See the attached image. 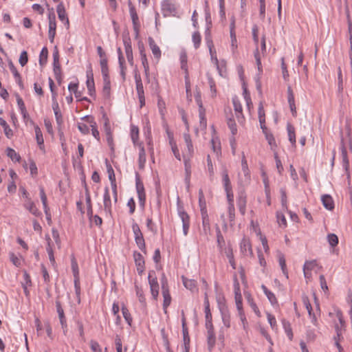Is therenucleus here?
<instances>
[{"label":"nucleus","mask_w":352,"mask_h":352,"mask_svg":"<svg viewBox=\"0 0 352 352\" xmlns=\"http://www.w3.org/2000/svg\"><path fill=\"white\" fill-rule=\"evenodd\" d=\"M132 230L135 236V241L138 246V248L143 251L144 253L146 252V245L143 234L139 228V226L137 223H133L132 225Z\"/></svg>","instance_id":"nucleus-2"},{"label":"nucleus","mask_w":352,"mask_h":352,"mask_svg":"<svg viewBox=\"0 0 352 352\" xmlns=\"http://www.w3.org/2000/svg\"><path fill=\"white\" fill-rule=\"evenodd\" d=\"M133 257L137 266V271L139 275H142L144 270V259L142 255L138 252H134Z\"/></svg>","instance_id":"nucleus-13"},{"label":"nucleus","mask_w":352,"mask_h":352,"mask_svg":"<svg viewBox=\"0 0 352 352\" xmlns=\"http://www.w3.org/2000/svg\"><path fill=\"white\" fill-rule=\"evenodd\" d=\"M228 217H229L230 225L233 226L234 224V219H235L234 206H228Z\"/></svg>","instance_id":"nucleus-46"},{"label":"nucleus","mask_w":352,"mask_h":352,"mask_svg":"<svg viewBox=\"0 0 352 352\" xmlns=\"http://www.w3.org/2000/svg\"><path fill=\"white\" fill-rule=\"evenodd\" d=\"M78 128L83 135H87L89 133V128L86 124L78 123Z\"/></svg>","instance_id":"nucleus-64"},{"label":"nucleus","mask_w":352,"mask_h":352,"mask_svg":"<svg viewBox=\"0 0 352 352\" xmlns=\"http://www.w3.org/2000/svg\"><path fill=\"white\" fill-rule=\"evenodd\" d=\"M81 119L89 124L90 126L91 127V133L93 136L97 140H100V133L98 130V126L96 121L94 120V118L92 116H85Z\"/></svg>","instance_id":"nucleus-9"},{"label":"nucleus","mask_w":352,"mask_h":352,"mask_svg":"<svg viewBox=\"0 0 352 352\" xmlns=\"http://www.w3.org/2000/svg\"><path fill=\"white\" fill-rule=\"evenodd\" d=\"M227 124L231 131L232 135H235L237 133V127L236 122L232 117L227 118Z\"/></svg>","instance_id":"nucleus-42"},{"label":"nucleus","mask_w":352,"mask_h":352,"mask_svg":"<svg viewBox=\"0 0 352 352\" xmlns=\"http://www.w3.org/2000/svg\"><path fill=\"white\" fill-rule=\"evenodd\" d=\"M128 5L129 8V13L133 23V30L135 32L136 37H138L139 35L140 27L139 18L136 12V9L130 0L128 2Z\"/></svg>","instance_id":"nucleus-3"},{"label":"nucleus","mask_w":352,"mask_h":352,"mask_svg":"<svg viewBox=\"0 0 352 352\" xmlns=\"http://www.w3.org/2000/svg\"><path fill=\"white\" fill-rule=\"evenodd\" d=\"M48 56V50L46 47H43L39 55V64L43 66L47 63Z\"/></svg>","instance_id":"nucleus-36"},{"label":"nucleus","mask_w":352,"mask_h":352,"mask_svg":"<svg viewBox=\"0 0 352 352\" xmlns=\"http://www.w3.org/2000/svg\"><path fill=\"white\" fill-rule=\"evenodd\" d=\"M247 197L244 191H241L237 197V206L240 213L244 215L246 212Z\"/></svg>","instance_id":"nucleus-11"},{"label":"nucleus","mask_w":352,"mask_h":352,"mask_svg":"<svg viewBox=\"0 0 352 352\" xmlns=\"http://www.w3.org/2000/svg\"><path fill=\"white\" fill-rule=\"evenodd\" d=\"M199 201L201 209L204 208V211H206L204 195L201 189L199 190Z\"/></svg>","instance_id":"nucleus-60"},{"label":"nucleus","mask_w":352,"mask_h":352,"mask_svg":"<svg viewBox=\"0 0 352 352\" xmlns=\"http://www.w3.org/2000/svg\"><path fill=\"white\" fill-rule=\"evenodd\" d=\"M140 56H141L142 64L144 69L145 74L148 77V72H149V66H148V63L147 60L146 55V54H142V55H140Z\"/></svg>","instance_id":"nucleus-51"},{"label":"nucleus","mask_w":352,"mask_h":352,"mask_svg":"<svg viewBox=\"0 0 352 352\" xmlns=\"http://www.w3.org/2000/svg\"><path fill=\"white\" fill-rule=\"evenodd\" d=\"M182 280L184 285L186 289L190 291H193L194 289H196L197 283L195 280L186 278L184 276L182 277Z\"/></svg>","instance_id":"nucleus-37"},{"label":"nucleus","mask_w":352,"mask_h":352,"mask_svg":"<svg viewBox=\"0 0 352 352\" xmlns=\"http://www.w3.org/2000/svg\"><path fill=\"white\" fill-rule=\"evenodd\" d=\"M182 325L184 346H190V340L188 334V329L186 325V318L184 316V311H182Z\"/></svg>","instance_id":"nucleus-16"},{"label":"nucleus","mask_w":352,"mask_h":352,"mask_svg":"<svg viewBox=\"0 0 352 352\" xmlns=\"http://www.w3.org/2000/svg\"><path fill=\"white\" fill-rule=\"evenodd\" d=\"M209 52H210V54L212 60L214 61V64L217 66V69L219 70V73L220 76H222L221 70V69L219 67V60H218L217 57L216 56V51H215L214 48V47L213 48H210L209 49Z\"/></svg>","instance_id":"nucleus-43"},{"label":"nucleus","mask_w":352,"mask_h":352,"mask_svg":"<svg viewBox=\"0 0 352 352\" xmlns=\"http://www.w3.org/2000/svg\"><path fill=\"white\" fill-rule=\"evenodd\" d=\"M223 177V183L224 186V189L232 188L230 180L228 176V173L226 168L223 169L222 172Z\"/></svg>","instance_id":"nucleus-39"},{"label":"nucleus","mask_w":352,"mask_h":352,"mask_svg":"<svg viewBox=\"0 0 352 352\" xmlns=\"http://www.w3.org/2000/svg\"><path fill=\"white\" fill-rule=\"evenodd\" d=\"M87 87L89 91V94L91 96H95L96 89H95V83L94 79V74L92 72L91 64L89 66V69L87 71Z\"/></svg>","instance_id":"nucleus-8"},{"label":"nucleus","mask_w":352,"mask_h":352,"mask_svg":"<svg viewBox=\"0 0 352 352\" xmlns=\"http://www.w3.org/2000/svg\"><path fill=\"white\" fill-rule=\"evenodd\" d=\"M25 208L30 211L32 214L36 217H38L41 214V212L35 206L34 203L31 200V199H28L26 203L24 204Z\"/></svg>","instance_id":"nucleus-23"},{"label":"nucleus","mask_w":352,"mask_h":352,"mask_svg":"<svg viewBox=\"0 0 352 352\" xmlns=\"http://www.w3.org/2000/svg\"><path fill=\"white\" fill-rule=\"evenodd\" d=\"M162 9L164 11H167L169 13H173L175 12V8L174 5L168 2H164L163 3Z\"/></svg>","instance_id":"nucleus-59"},{"label":"nucleus","mask_w":352,"mask_h":352,"mask_svg":"<svg viewBox=\"0 0 352 352\" xmlns=\"http://www.w3.org/2000/svg\"><path fill=\"white\" fill-rule=\"evenodd\" d=\"M74 287L75 292L77 297V301L78 303L80 302V281L79 278L74 279Z\"/></svg>","instance_id":"nucleus-58"},{"label":"nucleus","mask_w":352,"mask_h":352,"mask_svg":"<svg viewBox=\"0 0 352 352\" xmlns=\"http://www.w3.org/2000/svg\"><path fill=\"white\" fill-rule=\"evenodd\" d=\"M235 302L236 308L239 311V315L240 316L241 320L242 321L243 325H245V322L246 321V318L244 314V312L243 311V307H242V296L240 293V289L238 287L237 289H235Z\"/></svg>","instance_id":"nucleus-7"},{"label":"nucleus","mask_w":352,"mask_h":352,"mask_svg":"<svg viewBox=\"0 0 352 352\" xmlns=\"http://www.w3.org/2000/svg\"><path fill=\"white\" fill-rule=\"evenodd\" d=\"M230 37H231V45L232 48V51L234 52V50L237 48L236 43V38L235 34V31L234 30V28H231L230 30Z\"/></svg>","instance_id":"nucleus-56"},{"label":"nucleus","mask_w":352,"mask_h":352,"mask_svg":"<svg viewBox=\"0 0 352 352\" xmlns=\"http://www.w3.org/2000/svg\"><path fill=\"white\" fill-rule=\"evenodd\" d=\"M207 333H208V336H207L208 337L207 338L208 347V349L210 351H211L212 349V348L214 346L215 342H216L214 331H207Z\"/></svg>","instance_id":"nucleus-31"},{"label":"nucleus","mask_w":352,"mask_h":352,"mask_svg":"<svg viewBox=\"0 0 352 352\" xmlns=\"http://www.w3.org/2000/svg\"><path fill=\"white\" fill-rule=\"evenodd\" d=\"M241 251L245 254L247 251L249 252L251 256H253V252L251 246L250 241L248 239L243 238L240 243Z\"/></svg>","instance_id":"nucleus-24"},{"label":"nucleus","mask_w":352,"mask_h":352,"mask_svg":"<svg viewBox=\"0 0 352 352\" xmlns=\"http://www.w3.org/2000/svg\"><path fill=\"white\" fill-rule=\"evenodd\" d=\"M317 265V262L316 260L312 261H307L303 266V272L305 277H307V271H311L314 267Z\"/></svg>","instance_id":"nucleus-34"},{"label":"nucleus","mask_w":352,"mask_h":352,"mask_svg":"<svg viewBox=\"0 0 352 352\" xmlns=\"http://www.w3.org/2000/svg\"><path fill=\"white\" fill-rule=\"evenodd\" d=\"M199 118H200V125L202 126L204 128H206V118L205 116V109L200 104L199 105Z\"/></svg>","instance_id":"nucleus-41"},{"label":"nucleus","mask_w":352,"mask_h":352,"mask_svg":"<svg viewBox=\"0 0 352 352\" xmlns=\"http://www.w3.org/2000/svg\"><path fill=\"white\" fill-rule=\"evenodd\" d=\"M287 130L288 133V138L289 141L292 144L293 147L296 146V132L294 126L290 124L287 123Z\"/></svg>","instance_id":"nucleus-20"},{"label":"nucleus","mask_w":352,"mask_h":352,"mask_svg":"<svg viewBox=\"0 0 352 352\" xmlns=\"http://www.w3.org/2000/svg\"><path fill=\"white\" fill-rule=\"evenodd\" d=\"M52 109L54 112V115L56 117V120L58 125L60 126L63 122V116L59 108L58 103L56 100V94H53L52 96Z\"/></svg>","instance_id":"nucleus-10"},{"label":"nucleus","mask_w":352,"mask_h":352,"mask_svg":"<svg viewBox=\"0 0 352 352\" xmlns=\"http://www.w3.org/2000/svg\"><path fill=\"white\" fill-rule=\"evenodd\" d=\"M201 216L204 230L206 233L207 231H209L210 230V220L207 214V211H204V208H201Z\"/></svg>","instance_id":"nucleus-27"},{"label":"nucleus","mask_w":352,"mask_h":352,"mask_svg":"<svg viewBox=\"0 0 352 352\" xmlns=\"http://www.w3.org/2000/svg\"><path fill=\"white\" fill-rule=\"evenodd\" d=\"M222 320L223 324L229 328L230 327V316L229 312L226 309H221Z\"/></svg>","instance_id":"nucleus-40"},{"label":"nucleus","mask_w":352,"mask_h":352,"mask_svg":"<svg viewBox=\"0 0 352 352\" xmlns=\"http://www.w3.org/2000/svg\"><path fill=\"white\" fill-rule=\"evenodd\" d=\"M136 190L138 196L139 204L142 208H144L145 202H146V193L144 190V187L142 182L140 179V178L136 177Z\"/></svg>","instance_id":"nucleus-5"},{"label":"nucleus","mask_w":352,"mask_h":352,"mask_svg":"<svg viewBox=\"0 0 352 352\" xmlns=\"http://www.w3.org/2000/svg\"><path fill=\"white\" fill-rule=\"evenodd\" d=\"M135 288H136V294L139 298V301L141 303L144 304L146 302V299L144 296L143 290L141 288L138 287L137 285L135 286Z\"/></svg>","instance_id":"nucleus-62"},{"label":"nucleus","mask_w":352,"mask_h":352,"mask_svg":"<svg viewBox=\"0 0 352 352\" xmlns=\"http://www.w3.org/2000/svg\"><path fill=\"white\" fill-rule=\"evenodd\" d=\"M161 283H162V295H163V298H164L163 309L164 310V312L166 313V309L168 308V307L170 305V304L171 302V296L169 293L168 282H167L166 278L164 274H163L162 279H161Z\"/></svg>","instance_id":"nucleus-1"},{"label":"nucleus","mask_w":352,"mask_h":352,"mask_svg":"<svg viewBox=\"0 0 352 352\" xmlns=\"http://www.w3.org/2000/svg\"><path fill=\"white\" fill-rule=\"evenodd\" d=\"M225 253L226 254V256L228 257L229 260V263L232 267L235 270L236 269V263L234 258V254L232 252V248L230 245L228 247V248H226Z\"/></svg>","instance_id":"nucleus-32"},{"label":"nucleus","mask_w":352,"mask_h":352,"mask_svg":"<svg viewBox=\"0 0 352 352\" xmlns=\"http://www.w3.org/2000/svg\"><path fill=\"white\" fill-rule=\"evenodd\" d=\"M321 201L325 208L331 210L334 208V203L332 197L329 195H323Z\"/></svg>","instance_id":"nucleus-22"},{"label":"nucleus","mask_w":352,"mask_h":352,"mask_svg":"<svg viewBox=\"0 0 352 352\" xmlns=\"http://www.w3.org/2000/svg\"><path fill=\"white\" fill-rule=\"evenodd\" d=\"M148 41L154 57L157 59H159L161 57V50L160 47L155 43L154 39L152 37H148Z\"/></svg>","instance_id":"nucleus-19"},{"label":"nucleus","mask_w":352,"mask_h":352,"mask_svg":"<svg viewBox=\"0 0 352 352\" xmlns=\"http://www.w3.org/2000/svg\"><path fill=\"white\" fill-rule=\"evenodd\" d=\"M56 308L63 333L66 335V333L67 332V319L65 316L64 310L62 307L61 303L58 300H56Z\"/></svg>","instance_id":"nucleus-4"},{"label":"nucleus","mask_w":352,"mask_h":352,"mask_svg":"<svg viewBox=\"0 0 352 352\" xmlns=\"http://www.w3.org/2000/svg\"><path fill=\"white\" fill-rule=\"evenodd\" d=\"M321 289L327 293L329 290L324 276L321 274L319 277Z\"/></svg>","instance_id":"nucleus-63"},{"label":"nucleus","mask_w":352,"mask_h":352,"mask_svg":"<svg viewBox=\"0 0 352 352\" xmlns=\"http://www.w3.org/2000/svg\"><path fill=\"white\" fill-rule=\"evenodd\" d=\"M72 270L73 275L74 276V279L79 278V271H78V263L74 257H73L72 259Z\"/></svg>","instance_id":"nucleus-50"},{"label":"nucleus","mask_w":352,"mask_h":352,"mask_svg":"<svg viewBox=\"0 0 352 352\" xmlns=\"http://www.w3.org/2000/svg\"><path fill=\"white\" fill-rule=\"evenodd\" d=\"M49 19V30H48V36L50 43H54V37L56 35V16L54 12H50L48 14Z\"/></svg>","instance_id":"nucleus-6"},{"label":"nucleus","mask_w":352,"mask_h":352,"mask_svg":"<svg viewBox=\"0 0 352 352\" xmlns=\"http://www.w3.org/2000/svg\"><path fill=\"white\" fill-rule=\"evenodd\" d=\"M7 155L12 160L15 162H19L21 160V156L12 148H7L6 149Z\"/></svg>","instance_id":"nucleus-38"},{"label":"nucleus","mask_w":352,"mask_h":352,"mask_svg":"<svg viewBox=\"0 0 352 352\" xmlns=\"http://www.w3.org/2000/svg\"><path fill=\"white\" fill-rule=\"evenodd\" d=\"M302 301H303V303L308 311L309 316L311 318V322L313 324H316V322H317V319H316L315 314L313 313L312 307L309 302V298L307 296H304L302 298Z\"/></svg>","instance_id":"nucleus-21"},{"label":"nucleus","mask_w":352,"mask_h":352,"mask_svg":"<svg viewBox=\"0 0 352 352\" xmlns=\"http://www.w3.org/2000/svg\"><path fill=\"white\" fill-rule=\"evenodd\" d=\"M28 61V55L26 51H23L21 53L19 62L22 67H24Z\"/></svg>","instance_id":"nucleus-53"},{"label":"nucleus","mask_w":352,"mask_h":352,"mask_svg":"<svg viewBox=\"0 0 352 352\" xmlns=\"http://www.w3.org/2000/svg\"><path fill=\"white\" fill-rule=\"evenodd\" d=\"M122 315L126 320V322L128 323L129 325H131L132 322V317L131 316V314L129 313L128 309L126 307H122Z\"/></svg>","instance_id":"nucleus-47"},{"label":"nucleus","mask_w":352,"mask_h":352,"mask_svg":"<svg viewBox=\"0 0 352 352\" xmlns=\"http://www.w3.org/2000/svg\"><path fill=\"white\" fill-rule=\"evenodd\" d=\"M207 166L210 179H212V177L214 176V171L210 155H207Z\"/></svg>","instance_id":"nucleus-54"},{"label":"nucleus","mask_w":352,"mask_h":352,"mask_svg":"<svg viewBox=\"0 0 352 352\" xmlns=\"http://www.w3.org/2000/svg\"><path fill=\"white\" fill-rule=\"evenodd\" d=\"M227 199L228 202V206H234V195L232 192V188L226 189Z\"/></svg>","instance_id":"nucleus-55"},{"label":"nucleus","mask_w":352,"mask_h":352,"mask_svg":"<svg viewBox=\"0 0 352 352\" xmlns=\"http://www.w3.org/2000/svg\"><path fill=\"white\" fill-rule=\"evenodd\" d=\"M139 135V129L136 126H132L131 130V136L132 141L134 144H136V142L138 139Z\"/></svg>","instance_id":"nucleus-57"},{"label":"nucleus","mask_w":352,"mask_h":352,"mask_svg":"<svg viewBox=\"0 0 352 352\" xmlns=\"http://www.w3.org/2000/svg\"><path fill=\"white\" fill-rule=\"evenodd\" d=\"M192 41L194 43V47L195 49H198L201 44V35L199 32H195L192 36Z\"/></svg>","instance_id":"nucleus-45"},{"label":"nucleus","mask_w":352,"mask_h":352,"mask_svg":"<svg viewBox=\"0 0 352 352\" xmlns=\"http://www.w3.org/2000/svg\"><path fill=\"white\" fill-rule=\"evenodd\" d=\"M56 11L58 14V19L62 21L65 22V24L67 26V28L69 27V19L67 16L65 9L63 3H60L56 8Z\"/></svg>","instance_id":"nucleus-15"},{"label":"nucleus","mask_w":352,"mask_h":352,"mask_svg":"<svg viewBox=\"0 0 352 352\" xmlns=\"http://www.w3.org/2000/svg\"><path fill=\"white\" fill-rule=\"evenodd\" d=\"M0 125L3 128L4 133L8 138H11L13 135V131L10 128L6 121L0 118Z\"/></svg>","instance_id":"nucleus-28"},{"label":"nucleus","mask_w":352,"mask_h":352,"mask_svg":"<svg viewBox=\"0 0 352 352\" xmlns=\"http://www.w3.org/2000/svg\"><path fill=\"white\" fill-rule=\"evenodd\" d=\"M35 134H36V139L37 143L39 146V148L41 149H43L44 140L43 138L42 132L38 126H35Z\"/></svg>","instance_id":"nucleus-33"},{"label":"nucleus","mask_w":352,"mask_h":352,"mask_svg":"<svg viewBox=\"0 0 352 352\" xmlns=\"http://www.w3.org/2000/svg\"><path fill=\"white\" fill-rule=\"evenodd\" d=\"M278 257L279 265L281 267L282 272L284 274V275L286 276V278H288V272H287V267H286V261H285V256L281 252H279Z\"/></svg>","instance_id":"nucleus-29"},{"label":"nucleus","mask_w":352,"mask_h":352,"mask_svg":"<svg viewBox=\"0 0 352 352\" xmlns=\"http://www.w3.org/2000/svg\"><path fill=\"white\" fill-rule=\"evenodd\" d=\"M232 102H233L234 109L236 112L237 118L239 120L241 116L242 118H243V113H242L243 109H242V105H241L240 101L236 98H234L232 99Z\"/></svg>","instance_id":"nucleus-25"},{"label":"nucleus","mask_w":352,"mask_h":352,"mask_svg":"<svg viewBox=\"0 0 352 352\" xmlns=\"http://www.w3.org/2000/svg\"><path fill=\"white\" fill-rule=\"evenodd\" d=\"M104 210L110 217L112 216L111 201L109 188L106 187L104 193Z\"/></svg>","instance_id":"nucleus-14"},{"label":"nucleus","mask_w":352,"mask_h":352,"mask_svg":"<svg viewBox=\"0 0 352 352\" xmlns=\"http://www.w3.org/2000/svg\"><path fill=\"white\" fill-rule=\"evenodd\" d=\"M46 240L47 241V247L46 248V250L49 256L50 261L54 265L55 263V258L54 256V251L50 244L51 239L49 236H46Z\"/></svg>","instance_id":"nucleus-30"},{"label":"nucleus","mask_w":352,"mask_h":352,"mask_svg":"<svg viewBox=\"0 0 352 352\" xmlns=\"http://www.w3.org/2000/svg\"><path fill=\"white\" fill-rule=\"evenodd\" d=\"M341 153H342V164L343 166L348 174V177H349V161L347 156V151L346 148L344 146V140H341Z\"/></svg>","instance_id":"nucleus-17"},{"label":"nucleus","mask_w":352,"mask_h":352,"mask_svg":"<svg viewBox=\"0 0 352 352\" xmlns=\"http://www.w3.org/2000/svg\"><path fill=\"white\" fill-rule=\"evenodd\" d=\"M104 85L102 89L103 96L106 98H109L110 97L111 93V82L110 79H104L103 80Z\"/></svg>","instance_id":"nucleus-35"},{"label":"nucleus","mask_w":352,"mask_h":352,"mask_svg":"<svg viewBox=\"0 0 352 352\" xmlns=\"http://www.w3.org/2000/svg\"><path fill=\"white\" fill-rule=\"evenodd\" d=\"M140 152H139V167L140 168H143L146 162V153L144 148V146L142 143L140 144Z\"/></svg>","instance_id":"nucleus-26"},{"label":"nucleus","mask_w":352,"mask_h":352,"mask_svg":"<svg viewBox=\"0 0 352 352\" xmlns=\"http://www.w3.org/2000/svg\"><path fill=\"white\" fill-rule=\"evenodd\" d=\"M283 324L287 336L290 340H292L293 338V333L290 323L285 320H283Z\"/></svg>","instance_id":"nucleus-49"},{"label":"nucleus","mask_w":352,"mask_h":352,"mask_svg":"<svg viewBox=\"0 0 352 352\" xmlns=\"http://www.w3.org/2000/svg\"><path fill=\"white\" fill-rule=\"evenodd\" d=\"M192 157L187 156L186 155H184V162L185 166V172H186V182L189 184L190 175H191V165H190V159Z\"/></svg>","instance_id":"nucleus-18"},{"label":"nucleus","mask_w":352,"mask_h":352,"mask_svg":"<svg viewBox=\"0 0 352 352\" xmlns=\"http://www.w3.org/2000/svg\"><path fill=\"white\" fill-rule=\"evenodd\" d=\"M148 283H149V285H159L158 284V282H157V277L155 276V272L154 271H151L149 272L148 274Z\"/></svg>","instance_id":"nucleus-61"},{"label":"nucleus","mask_w":352,"mask_h":352,"mask_svg":"<svg viewBox=\"0 0 352 352\" xmlns=\"http://www.w3.org/2000/svg\"><path fill=\"white\" fill-rule=\"evenodd\" d=\"M327 239H328V242H329V245L332 248H334L338 243V238L337 235L335 234H329L327 235Z\"/></svg>","instance_id":"nucleus-48"},{"label":"nucleus","mask_w":352,"mask_h":352,"mask_svg":"<svg viewBox=\"0 0 352 352\" xmlns=\"http://www.w3.org/2000/svg\"><path fill=\"white\" fill-rule=\"evenodd\" d=\"M217 239L218 247L222 249L223 245H225V240L219 228H217Z\"/></svg>","instance_id":"nucleus-52"},{"label":"nucleus","mask_w":352,"mask_h":352,"mask_svg":"<svg viewBox=\"0 0 352 352\" xmlns=\"http://www.w3.org/2000/svg\"><path fill=\"white\" fill-rule=\"evenodd\" d=\"M178 213L182 221L184 234L187 235L190 226L189 216L182 208H179Z\"/></svg>","instance_id":"nucleus-12"},{"label":"nucleus","mask_w":352,"mask_h":352,"mask_svg":"<svg viewBox=\"0 0 352 352\" xmlns=\"http://www.w3.org/2000/svg\"><path fill=\"white\" fill-rule=\"evenodd\" d=\"M207 76H208V84H209V86L210 88V91L212 94V97L214 98L216 96V94H217L215 82L211 76L208 74Z\"/></svg>","instance_id":"nucleus-44"}]
</instances>
